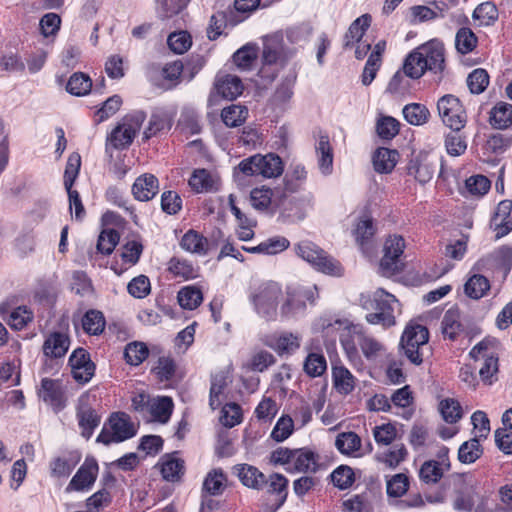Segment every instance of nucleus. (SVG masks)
Instances as JSON below:
<instances>
[{
  "mask_svg": "<svg viewBox=\"0 0 512 512\" xmlns=\"http://www.w3.org/2000/svg\"><path fill=\"white\" fill-rule=\"evenodd\" d=\"M295 462L293 467L286 468L289 473L294 472H316L317 470V455L315 452L308 449H296Z\"/></svg>",
  "mask_w": 512,
  "mask_h": 512,
  "instance_id": "obj_24",
  "label": "nucleus"
},
{
  "mask_svg": "<svg viewBox=\"0 0 512 512\" xmlns=\"http://www.w3.org/2000/svg\"><path fill=\"white\" fill-rule=\"evenodd\" d=\"M70 346L68 335L62 332L51 333L44 341L43 354L50 358H63Z\"/></svg>",
  "mask_w": 512,
  "mask_h": 512,
  "instance_id": "obj_19",
  "label": "nucleus"
},
{
  "mask_svg": "<svg viewBox=\"0 0 512 512\" xmlns=\"http://www.w3.org/2000/svg\"><path fill=\"white\" fill-rule=\"evenodd\" d=\"M274 192L265 186L254 188L250 193V201L252 206L259 211H265L269 208Z\"/></svg>",
  "mask_w": 512,
  "mask_h": 512,
  "instance_id": "obj_59",
  "label": "nucleus"
},
{
  "mask_svg": "<svg viewBox=\"0 0 512 512\" xmlns=\"http://www.w3.org/2000/svg\"><path fill=\"white\" fill-rule=\"evenodd\" d=\"M127 290L134 298L142 299L150 293V280L145 275H139L128 283Z\"/></svg>",
  "mask_w": 512,
  "mask_h": 512,
  "instance_id": "obj_61",
  "label": "nucleus"
},
{
  "mask_svg": "<svg viewBox=\"0 0 512 512\" xmlns=\"http://www.w3.org/2000/svg\"><path fill=\"white\" fill-rule=\"evenodd\" d=\"M445 469L436 460L425 461L419 470V478L426 484H435L443 477Z\"/></svg>",
  "mask_w": 512,
  "mask_h": 512,
  "instance_id": "obj_46",
  "label": "nucleus"
},
{
  "mask_svg": "<svg viewBox=\"0 0 512 512\" xmlns=\"http://www.w3.org/2000/svg\"><path fill=\"white\" fill-rule=\"evenodd\" d=\"M159 181L153 174H143L132 185V194L138 201H149L158 192Z\"/></svg>",
  "mask_w": 512,
  "mask_h": 512,
  "instance_id": "obj_16",
  "label": "nucleus"
},
{
  "mask_svg": "<svg viewBox=\"0 0 512 512\" xmlns=\"http://www.w3.org/2000/svg\"><path fill=\"white\" fill-rule=\"evenodd\" d=\"M490 289L489 280L480 274H474L471 276L464 285L465 294L471 298L478 300L485 296L487 291Z\"/></svg>",
  "mask_w": 512,
  "mask_h": 512,
  "instance_id": "obj_34",
  "label": "nucleus"
},
{
  "mask_svg": "<svg viewBox=\"0 0 512 512\" xmlns=\"http://www.w3.org/2000/svg\"><path fill=\"white\" fill-rule=\"evenodd\" d=\"M404 119L411 125L421 126L428 122L430 117L429 109L421 103H409L403 107Z\"/></svg>",
  "mask_w": 512,
  "mask_h": 512,
  "instance_id": "obj_31",
  "label": "nucleus"
},
{
  "mask_svg": "<svg viewBox=\"0 0 512 512\" xmlns=\"http://www.w3.org/2000/svg\"><path fill=\"white\" fill-rule=\"evenodd\" d=\"M347 330L349 336L357 338L362 353L367 359L375 357L381 350L382 345L373 337L365 335L362 325L350 324L347 326Z\"/></svg>",
  "mask_w": 512,
  "mask_h": 512,
  "instance_id": "obj_18",
  "label": "nucleus"
},
{
  "mask_svg": "<svg viewBox=\"0 0 512 512\" xmlns=\"http://www.w3.org/2000/svg\"><path fill=\"white\" fill-rule=\"evenodd\" d=\"M92 81L90 77L82 72L74 73L66 84V91L74 96H84L90 92Z\"/></svg>",
  "mask_w": 512,
  "mask_h": 512,
  "instance_id": "obj_39",
  "label": "nucleus"
},
{
  "mask_svg": "<svg viewBox=\"0 0 512 512\" xmlns=\"http://www.w3.org/2000/svg\"><path fill=\"white\" fill-rule=\"evenodd\" d=\"M238 169L245 176L261 175L264 178H274L283 173L284 165L277 154H255L243 159L238 164Z\"/></svg>",
  "mask_w": 512,
  "mask_h": 512,
  "instance_id": "obj_6",
  "label": "nucleus"
},
{
  "mask_svg": "<svg viewBox=\"0 0 512 512\" xmlns=\"http://www.w3.org/2000/svg\"><path fill=\"white\" fill-rule=\"evenodd\" d=\"M161 474L162 477L169 482L178 481L184 474V461L171 455H165L162 458Z\"/></svg>",
  "mask_w": 512,
  "mask_h": 512,
  "instance_id": "obj_30",
  "label": "nucleus"
},
{
  "mask_svg": "<svg viewBox=\"0 0 512 512\" xmlns=\"http://www.w3.org/2000/svg\"><path fill=\"white\" fill-rule=\"evenodd\" d=\"M106 325L104 314L96 309L88 310L82 317V328L89 335H100Z\"/></svg>",
  "mask_w": 512,
  "mask_h": 512,
  "instance_id": "obj_29",
  "label": "nucleus"
},
{
  "mask_svg": "<svg viewBox=\"0 0 512 512\" xmlns=\"http://www.w3.org/2000/svg\"><path fill=\"white\" fill-rule=\"evenodd\" d=\"M472 17L480 26H490L498 19V9L492 2H483L474 9Z\"/></svg>",
  "mask_w": 512,
  "mask_h": 512,
  "instance_id": "obj_44",
  "label": "nucleus"
},
{
  "mask_svg": "<svg viewBox=\"0 0 512 512\" xmlns=\"http://www.w3.org/2000/svg\"><path fill=\"white\" fill-rule=\"evenodd\" d=\"M437 110L442 122L452 131L459 132L464 128L467 116L460 100L451 94L442 96L437 102Z\"/></svg>",
  "mask_w": 512,
  "mask_h": 512,
  "instance_id": "obj_9",
  "label": "nucleus"
},
{
  "mask_svg": "<svg viewBox=\"0 0 512 512\" xmlns=\"http://www.w3.org/2000/svg\"><path fill=\"white\" fill-rule=\"evenodd\" d=\"M177 300L183 309L194 310L202 303L203 294L198 287L186 286L178 292Z\"/></svg>",
  "mask_w": 512,
  "mask_h": 512,
  "instance_id": "obj_36",
  "label": "nucleus"
},
{
  "mask_svg": "<svg viewBox=\"0 0 512 512\" xmlns=\"http://www.w3.org/2000/svg\"><path fill=\"white\" fill-rule=\"evenodd\" d=\"M316 153L321 173L323 175L331 174L333 169V153L328 136H320L316 145Z\"/></svg>",
  "mask_w": 512,
  "mask_h": 512,
  "instance_id": "obj_26",
  "label": "nucleus"
},
{
  "mask_svg": "<svg viewBox=\"0 0 512 512\" xmlns=\"http://www.w3.org/2000/svg\"><path fill=\"white\" fill-rule=\"evenodd\" d=\"M136 136L135 130L126 123L116 126L109 137L111 145L116 149H125L131 145Z\"/></svg>",
  "mask_w": 512,
  "mask_h": 512,
  "instance_id": "obj_38",
  "label": "nucleus"
},
{
  "mask_svg": "<svg viewBox=\"0 0 512 512\" xmlns=\"http://www.w3.org/2000/svg\"><path fill=\"white\" fill-rule=\"evenodd\" d=\"M108 424L114 435V443L124 442L137 434L134 424L125 412L112 413L108 419Z\"/></svg>",
  "mask_w": 512,
  "mask_h": 512,
  "instance_id": "obj_14",
  "label": "nucleus"
},
{
  "mask_svg": "<svg viewBox=\"0 0 512 512\" xmlns=\"http://www.w3.org/2000/svg\"><path fill=\"white\" fill-rule=\"evenodd\" d=\"M262 66L259 69V76L272 82L277 77L280 68L286 66L288 55L284 51V46L277 38H266L262 49Z\"/></svg>",
  "mask_w": 512,
  "mask_h": 512,
  "instance_id": "obj_5",
  "label": "nucleus"
},
{
  "mask_svg": "<svg viewBox=\"0 0 512 512\" xmlns=\"http://www.w3.org/2000/svg\"><path fill=\"white\" fill-rule=\"evenodd\" d=\"M294 251L297 256L309 263L318 272L332 276H340L342 273L339 261L312 241H300L294 245Z\"/></svg>",
  "mask_w": 512,
  "mask_h": 512,
  "instance_id": "obj_3",
  "label": "nucleus"
},
{
  "mask_svg": "<svg viewBox=\"0 0 512 512\" xmlns=\"http://www.w3.org/2000/svg\"><path fill=\"white\" fill-rule=\"evenodd\" d=\"M191 37L187 32H173L168 36L167 44L176 54H183L191 46Z\"/></svg>",
  "mask_w": 512,
  "mask_h": 512,
  "instance_id": "obj_62",
  "label": "nucleus"
},
{
  "mask_svg": "<svg viewBox=\"0 0 512 512\" xmlns=\"http://www.w3.org/2000/svg\"><path fill=\"white\" fill-rule=\"evenodd\" d=\"M81 167V156L77 152L69 155L64 171V187L66 190L73 188V185L79 175Z\"/></svg>",
  "mask_w": 512,
  "mask_h": 512,
  "instance_id": "obj_51",
  "label": "nucleus"
},
{
  "mask_svg": "<svg viewBox=\"0 0 512 512\" xmlns=\"http://www.w3.org/2000/svg\"><path fill=\"white\" fill-rule=\"evenodd\" d=\"M439 411L443 420L449 424L457 423L462 418V407L453 398H446L440 401Z\"/></svg>",
  "mask_w": 512,
  "mask_h": 512,
  "instance_id": "obj_45",
  "label": "nucleus"
},
{
  "mask_svg": "<svg viewBox=\"0 0 512 512\" xmlns=\"http://www.w3.org/2000/svg\"><path fill=\"white\" fill-rule=\"evenodd\" d=\"M405 248V240L400 235L389 236L383 247V257L380 260V270L385 276H392L404 270L402 255Z\"/></svg>",
  "mask_w": 512,
  "mask_h": 512,
  "instance_id": "obj_8",
  "label": "nucleus"
},
{
  "mask_svg": "<svg viewBox=\"0 0 512 512\" xmlns=\"http://www.w3.org/2000/svg\"><path fill=\"white\" fill-rule=\"evenodd\" d=\"M399 125L395 118L384 116L377 121L376 131L382 140H391L399 133Z\"/></svg>",
  "mask_w": 512,
  "mask_h": 512,
  "instance_id": "obj_58",
  "label": "nucleus"
},
{
  "mask_svg": "<svg viewBox=\"0 0 512 512\" xmlns=\"http://www.w3.org/2000/svg\"><path fill=\"white\" fill-rule=\"evenodd\" d=\"M99 466L94 457H86L75 475L65 488L66 493L73 491H88L94 485L98 476Z\"/></svg>",
  "mask_w": 512,
  "mask_h": 512,
  "instance_id": "obj_10",
  "label": "nucleus"
},
{
  "mask_svg": "<svg viewBox=\"0 0 512 512\" xmlns=\"http://www.w3.org/2000/svg\"><path fill=\"white\" fill-rule=\"evenodd\" d=\"M247 115V107L233 104L222 110L221 118L227 127H238L245 122Z\"/></svg>",
  "mask_w": 512,
  "mask_h": 512,
  "instance_id": "obj_42",
  "label": "nucleus"
},
{
  "mask_svg": "<svg viewBox=\"0 0 512 512\" xmlns=\"http://www.w3.org/2000/svg\"><path fill=\"white\" fill-rule=\"evenodd\" d=\"M174 408L173 400L169 396H160L151 405L150 413L160 423H167Z\"/></svg>",
  "mask_w": 512,
  "mask_h": 512,
  "instance_id": "obj_40",
  "label": "nucleus"
},
{
  "mask_svg": "<svg viewBox=\"0 0 512 512\" xmlns=\"http://www.w3.org/2000/svg\"><path fill=\"white\" fill-rule=\"evenodd\" d=\"M190 187L197 193L213 192L217 190L216 182L206 169H198L189 179Z\"/></svg>",
  "mask_w": 512,
  "mask_h": 512,
  "instance_id": "obj_32",
  "label": "nucleus"
},
{
  "mask_svg": "<svg viewBox=\"0 0 512 512\" xmlns=\"http://www.w3.org/2000/svg\"><path fill=\"white\" fill-rule=\"evenodd\" d=\"M281 296V286L270 281L255 288L249 298L260 317L266 320H274L277 316V307Z\"/></svg>",
  "mask_w": 512,
  "mask_h": 512,
  "instance_id": "obj_4",
  "label": "nucleus"
},
{
  "mask_svg": "<svg viewBox=\"0 0 512 512\" xmlns=\"http://www.w3.org/2000/svg\"><path fill=\"white\" fill-rule=\"evenodd\" d=\"M437 166L438 158L435 155L421 152L410 159L407 173L424 185L433 178Z\"/></svg>",
  "mask_w": 512,
  "mask_h": 512,
  "instance_id": "obj_11",
  "label": "nucleus"
},
{
  "mask_svg": "<svg viewBox=\"0 0 512 512\" xmlns=\"http://www.w3.org/2000/svg\"><path fill=\"white\" fill-rule=\"evenodd\" d=\"M481 438L474 436L468 441L463 442L458 449V460L463 464H472L483 454V447L480 444Z\"/></svg>",
  "mask_w": 512,
  "mask_h": 512,
  "instance_id": "obj_27",
  "label": "nucleus"
},
{
  "mask_svg": "<svg viewBox=\"0 0 512 512\" xmlns=\"http://www.w3.org/2000/svg\"><path fill=\"white\" fill-rule=\"evenodd\" d=\"M408 488L409 478L404 473L393 475L386 483V492L389 497L399 498L407 492Z\"/></svg>",
  "mask_w": 512,
  "mask_h": 512,
  "instance_id": "obj_54",
  "label": "nucleus"
},
{
  "mask_svg": "<svg viewBox=\"0 0 512 512\" xmlns=\"http://www.w3.org/2000/svg\"><path fill=\"white\" fill-rule=\"evenodd\" d=\"M33 319V313L26 306H20L14 309L8 320V324L14 330L23 329Z\"/></svg>",
  "mask_w": 512,
  "mask_h": 512,
  "instance_id": "obj_63",
  "label": "nucleus"
},
{
  "mask_svg": "<svg viewBox=\"0 0 512 512\" xmlns=\"http://www.w3.org/2000/svg\"><path fill=\"white\" fill-rule=\"evenodd\" d=\"M171 128V122L167 114L164 112L152 113L149 125L143 133V139L148 140L155 136L158 132L163 130H169Z\"/></svg>",
  "mask_w": 512,
  "mask_h": 512,
  "instance_id": "obj_49",
  "label": "nucleus"
},
{
  "mask_svg": "<svg viewBox=\"0 0 512 512\" xmlns=\"http://www.w3.org/2000/svg\"><path fill=\"white\" fill-rule=\"evenodd\" d=\"M39 397L56 412L66 406L65 392L59 379L43 378L38 390Z\"/></svg>",
  "mask_w": 512,
  "mask_h": 512,
  "instance_id": "obj_13",
  "label": "nucleus"
},
{
  "mask_svg": "<svg viewBox=\"0 0 512 512\" xmlns=\"http://www.w3.org/2000/svg\"><path fill=\"white\" fill-rule=\"evenodd\" d=\"M294 431V422L290 416H281L276 422L271 438L276 442L285 441Z\"/></svg>",
  "mask_w": 512,
  "mask_h": 512,
  "instance_id": "obj_60",
  "label": "nucleus"
},
{
  "mask_svg": "<svg viewBox=\"0 0 512 512\" xmlns=\"http://www.w3.org/2000/svg\"><path fill=\"white\" fill-rule=\"evenodd\" d=\"M217 93L227 100H234L243 92V84L241 79L236 75L227 74L223 78L218 79L215 84Z\"/></svg>",
  "mask_w": 512,
  "mask_h": 512,
  "instance_id": "obj_21",
  "label": "nucleus"
},
{
  "mask_svg": "<svg viewBox=\"0 0 512 512\" xmlns=\"http://www.w3.org/2000/svg\"><path fill=\"white\" fill-rule=\"evenodd\" d=\"M371 20L372 18L369 14H363L350 24L344 35L343 47L345 49L351 48L355 41L359 42L362 39L371 24Z\"/></svg>",
  "mask_w": 512,
  "mask_h": 512,
  "instance_id": "obj_22",
  "label": "nucleus"
},
{
  "mask_svg": "<svg viewBox=\"0 0 512 512\" xmlns=\"http://www.w3.org/2000/svg\"><path fill=\"white\" fill-rule=\"evenodd\" d=\"M72 377L80 384L88 383L95 374L96 366L91 361L90 354L82 347L75 349L69 357Z\"/></svg>",
  "mask_w": 512,
  "mask_h": 512,
  "instance_id": "obj_12",
  "label": "nucleus"
},
{
  "mask_svg": "<svg viewBox=\"0 0 512 512\" xmlns=\"http://www.w3.org/2000/svg\"><path fill=\"white\" fill-rule=\"evenodd\" d=\"M149 356V349L143 342L134 341L128 343L124 350V357L128 364L138 366Z\"/></svg>",
  "mask_w": 512,
  "mask_h": 512,
  "instance_id": "obj_41",
  "label": "nucleus"
},
{
  "mask_svg": "<svg viewBox=\"0 0 512 512\" xmlns=\"http://www.w3.org/2000/svg\"><path fill=\"white\" fill-rule=\"evenodd\" d=\"M398 158L397 150L379 147L372 157L375 171L381 174L390 173L396 166Z\"/></svg>",
  "mask_w": 512,
  "mask_h": 512,
  "instance_id": "obj_20",
  "label": "nucleus"
},
{
  "mask_svg": "<svg viewBox=\"0 0 512 512\" xmlns=\"http://www.w3.org/2000/svg\"><path fill=\"white\" fill-rule=\"evenodd\" d=\"M331 480L340 490L348 489L355 481V474L351 467L340 465L331 473Z\"/></svg>",
  "mask_w": 512,
  "mask_h": 512,
  "instance_id": "obj_53",
  "label": "nucleus"
},
{
  "mask_svg": "<svg viewBox=\"0 0 512 512\" xmlns=\"http://www.w3.org/2000/svg\"><path fill=\"white\" fill-rule=\"evenodd\" d=\"M461 312L457 306H452L445 313L441 321V332L444 339L455 341L464 332L461 322Z\"/></svg>",
  "mask_w": 512,
  "mask_h": 512,
  "instance_id": "obj_15",
  "label": "nucleus"
},
{
  "mask_svg": "<svg viewBox=\"0 0 512 512\" xmlns=\"http://www.w3.org/2000/svg\"><path fill=\"white\" fill-rule=\"evenodd\" d=\"M79 426L82 429V436L89 439L94 429L100 424L101 418L95 410L88 408L77 413Z\"/></svg>",
  "mask_w": 512,
  "mask_h": 512,
  "instance_id": "obj_43",
  "label": "nucleus"
},
{
  "mask_svg": "<svg viewBox=\"0 0 512 512\" xmlns=\"http://www.w3.org/2000/svg\"><path fill=\"white\" fill-rule=\"evenodd\" d=\"M226 480V475L222 469L211 470L204 479L203 492L213 496L222 494Z\"/></svg>",
  "mask_w": 512,
  "mask_h": 512,
  "instance_id": "obj_37",
  "label": "nucleus"
},
{
  "mask_svg": "<svg viewBox=\"0 0 512 512\" xmlns=\"http://www.w3.org/2000/svg\"><path fill=\"white\" fill-rule=\"evenodd\" d=\"M303 369L310 377H319L327 369V362L321 353H309L303 365Z\"/></svg>",
  "mask_w": 512,
  "mask_h": 512,
  "instance_id": "obj_50",
  "label": "nucleus"
},
{
  "mask_svg": "<svg viewBox=\"0 0 512 512\" xmlns=\"http://www.w3.org/2000/svg\"><path fill=\"white\" fill-rule=\"evenodd\" d=\"M359 301L363 309L374 311L365 317L369 324L381 325L383 328L395 325L394 305L398 300L394 295L379 288L372 294H361Z\"/></svg>",
  "mask_w": 512,
  "mask_h": 512,
  "instance_id": "obj_2",
  "label": "nucleus"
},
{
  "mask_svg": "<svg viewBox=\"0 0 512 512\" xmlns=\"http://www.w3.org/2000/svg\"><path fill=\"white\" fill-rule=\"evenodd\" d=\"M79 461V454H76L71 459L56 457L50 462L51 476L57 478L68 477Z\"/></svg>",
  "mask_w": 512,
  "mask_h": 512,
  "instance_id": "obj_48",
  "label": "nucleus"
},
{
  "mask_svg": "<svg viewBox=\"0 0 512 512\" xmlns=\"http://www.w3.org/2000/svg\"><path fill=\"white\" fill-rule=\"evenodd\" d=\"M445 147L450 156H460L467 148L466 139L459 132L453 131L446 135Z\"/></svg>",
  "mask_w": 512,
  "mask_h": 512,
  "instance_id": "obj_64",
  "label": "nucleus"
},
{
  "mask_svg": "<svg viewBox=\"0 0 512 512\" xmlns=\"http://www.w3.org/2000/svg\"><path fill=\"white\" fill-rule=\"evenodd\" d=\"M234 470L241 483L248 488L260 490L268 483L265 475L252 465L238 464Z\"/></svg>",
  "mask_w": 512,
  "mask_h": 512,
  "instance_id": "obj_17",
  "label": "nucleus"
},
{
  "mask_svg": "<svg viewBox=\"0 0 512 512\" xmlns=\"http://www.w3.org/2000/svg\"><path fill=\"white\" fill-rule=\"evenodd\" d=\"M428 340V329L423 325L417 324L406 327L400 340V347L412 364L420 365L423 362L420 348L427 344Z\"/></svg>",
  "mask_w": 512,
  "mask_h": 512,
  "instance_id": "obj_7",
  "label": "nucleus"
},
{
  "mask_svg": "<svg viewBox=\"0 0 512 512\" xmlns=\"http://www.w3.org/2000/svg\"><path fill=\"white\" fill-rule=\"evenodd\" d=\"M489 84V75L485 69L477 68L467 77V86L472 94L482 93Z\"/></svg>",
  "mask_w": 512,
  "mask_h": 512,
  "instance_id": "obj_57",
  "label": "nucleus"
},
{
  "mask_svg": "<svg viewBox=\"0 0 512 512\" xmlns=\"http://www.w3.org/2000/svg\"><path fill=\"white\" fill-rule=\"evenodd\" d=\"M119 239V233L115 229L103 230L97 240V251L104 255H110L118 244Z\"/></svg>",
  "mask_w": 512,
  "mask_h": 512,
  "instance_id": "obj_56",
  "label": "nucleus"
},
{
  "mask_svg": "<svg viewBox=\"0 0 512 512\" xmlns=\"http://www.w3.org/2000/svg\"><path fill=\"white\" fill-rule=\"evenodd\" d=\"M306 306L304 299L295 290L288 293L285 302L281 306L280 313L284 318L296 317L304 314Z\"/></svg>",
  "mask_w": 512,
  "mask_h": 512,
  "instance_id": "obj_33",
  "label": "nucleus"
},
{
  "mask_svg": "<svg viewBox=\"0 0 512 512\" xmlns=\"http://www.w3.org/2000/svg\"><path fill=\"white\" fill-rule=\"evenodd\" d=\"M355 377L344 366L332 368V381L336 391L342 395L350 394L355 388Z\"/></svg>",
  "mask_w": 512,
  "mask_h": 512,
  "instance_id": "obj_23",
  "label": "nucleus"
},
{
  "mask_svg": "<svg viewBox=\"0 0 512 512\" xmlns=\"http://www.w3.org/2000/svg\"><path fill=\"white\" fill-rule=\"evenodd\" d=\"M227 386L226 376L223 373L212 376L209 393V406L212 410L218 409L222 402L220 396Z\"/></svg>",
  "mask_w": 512,
  "mask_h": 512,
  "instance_id": "obj_52",
  "label": "nucleus"
},
{
  "mask_svg": "<svg viewBox=\"0 0 512 512\" xmlns=\"http://www.w3.org/2000/svg\"><path fill=\"white\" fill-rule=\"evenodd\" d=\"M180 246L183 250L206 255L208 253V240L199 232L190 229L182 237Z\"/></svg>",
  "mask_w": 512,
  "mask_h": 512,
  "instance_id": "obj_25",
  "label": "nucleus"
},
{
  "mask_svg": "<svg viewBox=\"0 0 512 512\" xmlns=\"http://www.w3.org/2000/svg\"><path fill=\"white\" fill-rule=\"evenodd\" d=\"M489 122L496 129H506L512 124V104L497 103L490 112Z\"/></svg>",
  "mask_w": 512,
  "mask_h": 512,
  "instance_id": "obj_28",
  "label": "nucleus"
},
{
  "mask_svg": "<svg viewBox=\"0 0 512 512\" xmlns=\"http://www.w3.org/2000/svg\"><path fill=\"white\" fill-rule=\"evenodd\" d=\"M256 58L257 48L250 44L244 45L233 54L234 63L243 70L250 69Z\"/></svg>",
  "mask_w": 512,
  "mask_h": 512,
  "instance_id": "obj_55",
  "label": "nucleus"
},
{
  "mask_svg": "<svg viewBox=\"0 0 512 512\" xmlns=\"http://www.w3.org/2000/svg\"><path fill=\"white\" fill-rule=\"evenodd\" d=\"M478 43V38L469 27L460 28L455 35V48L457 52L466 55L472 52Z\"/></svg>",
  "mask_w": 512,
  "mask_h": 512,
  "instance_id": "obj_35",
  "label": "nucleus"
},
{
  "mask_svg": "<svg viewBox=\"0 0 512 512\" xmlns=\"http://www.w3.org/2000/svg\"><path fill=\"white\" fill-rule=\"evenodd\" d=\"M335 446L341 454L350 455L361 447V439L355 432H342L335 440Z\"/></svg>",
  "mask_w": 512,
  "mask_h": 512,
  "instance_id": "obj_47",
  "label": "nucleus"
},
{
  "mask_svg": "<svg viewBox=\"0 0 512 512\" xmlns=\"http://www.w3.org/2000/svg\"><path fill=\"white\" fill-rule=\"evenodd\" d=\"M445 69V47L441 40L434 38L413 49L404 59L403 71L411 79L421 78L427 71L438 75Z\"/></svg>",
  "mask_w": 512,
  "mask_h": 512,
  "instance_id": "obj_1",
  "label": "nucleus"
}]
</instances>
